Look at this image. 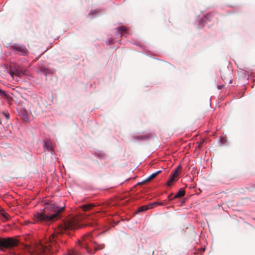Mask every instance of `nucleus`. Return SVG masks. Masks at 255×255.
I'll return each instance as SVG.
<instances>
[{
  "label": "nucleus",
  "mask_w": 255,
  "mask_h": 255,
  "mask_svg": "<svg viewBox=\"0 0 255 255\" xmlns=\"http://www.w3.org/2000/svg\"><path fill=\"white\" fill-rule=\"evenodd\" d=\"M18 241L13 238H0V249H9L16 247Z\"/></svg>",
  "instance_id": "4"
},
{
  "label": "nucleus",
  "mask_w": 255,
  "mask_h": 255,
  "mask_svg": "<svg viewBox=\"0 0 255 255\" xmlns=\"http://www.w3.org/2000/svg\"><path fill=\"white\" fill-rule=\"evenodd\" d=\"M64 255H81V253L75 250L68 251L67 253Z\"/></svg>",
  "instance_id": "14"
},
{
  "label": "nucleus",
  "mask_w": 255,
  "mask_h": 255,
  "mask_svg": "<svg viewBox=\"0 0 255 255\" xmlns=\"http://www.w3.org/2000/svg\"><path fill=\"white\" fill-rule=\"evenodd\" d=\"M160 172H161V170H158V171L152 173L149 176H148L146 180L142 181L141 183H139L138 184H142L144 182H146L147 181H148L152 179L153 178L155 177L158 174H159Z\"/></svg>",
  "instance_id": "10"
},
{
  "label": "nucleus",
  "mask_w": 255,
  "mask_h": 255,
  "mask_svg": "<svg viewBox=\"0 0 255 255\" xmlns=\"http://www.w3.org/2000/svg\"><path fill=\"white\" fill-rule=\"evenodd\" d=\"M29 223V221H26L25 222V225H28Z\"/></svg>",
  "instance_id": "22"
},
{
  "label": "nucleus",
  "mask_w": 255,
  "mask_h": 255,
  "mask_svg": "<svg viewBox=\"0 0 255 255\" xmlns=\"http://www.w3.org/2000/svg\"><path fill=\"white\" fill-rule=\"evenodd\" d=\"M157 204L161 205V203L154 202V203H152L149 204L148 205H144V206H141L138 209V212H144V211H147V210H148L149 209H151V208H153V207L155 205H157Z\"/></svg>",
  "instance_id": "6"
},
{
  "label": "nucleus",
  "mask_w": 255,
  "mask_h": 255,
  "mask_svg": "<svg viewBox=\"0 0 255 255\" xmlns=\"http://www.w3.org/2000/svg\"><path fill=\"white\" fill-rule=\"evenodd\" d=\"M210 15V14H208L206 15L205 16H204V18H202L200 19V20L199 21L200 27H202L204 25V22H206L207 20L209 21L210 20V18L209 17Z\"/></svg>",
  "instance_id": "11"
},
{
  "label": "nucleus",
  "mask_w": 255,
  "mask_h": 255,
  "mask_svg": "<svg viewBox=\"0 0 255 255\" xmlns=\"http://www.w3.org/2000/svg\"><path fill=\"white\" fill-rule=\"evenodd\" d=\"M23 118L24 120L25 121H27L28 120V118H27V116L26 114H23Z\"/></svg>",
  "instance_id": "20"
},
{
  "label": "nucleus",
  "mask_w": 255,
  "mask_h": 255,
  "mask_svg": "<svg viewBox=\"0 0 255 255\" xmlns=\"http://www.w3.org/2000/svg\"><path fill=\"white\" fill-rule=\"evenodd\" d=\"M65 228L68 230H74L79 227V226L76 223L71 221L65 223Z\"/></svg>",
  "instance_id": "8"
},
{
  "label": "nucleus",
  "mask_w": 255,
  "mask_h": 255,
  "mask_svg": "<svg viewBox=\"0 0 255 255\" xmlns=\"http://www.w3.org/2000/svg\"><path fill=\"white\" fill-rule=\"evenodd\" d=\"M174 178L173 177L171 176L170 178L167 181L166 183V185L168 186H170L172 185V182L174 180Z\"/></svg>",
  "instance_id": "17"
},
{
  "label": "nucleus",
  "mask_w": 255,
  "mask_h": 255,
  "mask_svg": "<svg viewBox=\"0 0 255 255\" xmlns=\"http://www.w3.org/2000/svg\"><path fill=\"white\" fill-rule=\"evenodd\" d=\"M185 194V191L183 189H180L179 191L177 192L176 195L174 196V198H180L183 196Z\"/></svg>",
  "instance_id": "13"
},
{
  "label": "nucleus",
  "mask_w": 255,
  "mask_h": 255,
  "mask_svg": "<svg viewBox=\"0 0 255 255\" xmlns=\"http://www.w3.org/2000/svg\"><path fill=\"white\" fill-rule=\"evenodd\" d=\"M146 138H147V136H137L136 137L137 139H143Z\"/></svg>",
  "instance_id": "19"
},
{
  "label": "nucleus",
  "mask_w": 255,
  "mask_h": 255,
  "mask_svg": "<svg viewBox=\"0 0 255 255\" xmlns=\"http://www.w3.org/2000/svg\"><path fill=\"white\" fill-rule=\"evenodd\" d=\"M88 226H93V224H88Z\"/></svg>",
  "instance_id": "23"
},
{
  "label": "nucleus",
  "mask_w": 255,
  "mask_h": 255,
  "mask_svg": "<svg viewBox=\"0 0 255 255\" xmlns=\"http://www.w3.org/2000/svg\"><path fill=\"white\" fill-rule=\"evenodd\" d=\"M97 10H91L90 13H89V15H93L94 14V13H96V12H97Z\"/></svg>",
  "instance_id": "18"
},
{
  "label": "nucleus",
  "mask_w": 255,
  "mask_h": 255,
  "mask_svg": "<svg viewBox=\"0 0 255 255\" xmlns=\"http://www.w3.org/2000/svg\"><path fill=\"white\" fill-rule=\"evenodd\" d=\"M60 203V205L57 203L52 204L44 212L36 213L34 215V221L47 222L53 220L65 208L64 204L62 202Z\"/></svg>",
  "instance_id": "1"
},
{
  "label": "nucleus",
  "mask_w": 255,
  "mask_h": 255,
  "mask_svg": "<svg viewBox=\"0 0 255 255\" xmlns=\"http://www.w3.org/2000/svg\"><path fill=\"white\" fill-rule=\"evenodd\" d=\"M181 166L179 165L174 170L173 173H172L171 176L173 177L174 178H175L178 175V172L179 170L180 169Z\"/></svg>",
  "instance_id": "15"
},
{
  "label": "nucleus",
  "mask_w": 255,
  "mask_h": 255,
  "mask_svg": "<svg viewBox=\"0 0 255 255\" xmlns=\"http://www.w3.org/2000/svg\"><path fill=\"white\" fill-rule=\"evenodd\" d=\"M93 235L91 233H88L83 237L82 241H79V246L82 248H85L90 255L94 254V251L102 250L105 245L103 244H98L92 241Z\"/></svg>",
  "instance_id": "2"
},
{
  "label": "nucleus",
  "mask_w": 255,
  "mask_h": 255,
  "mask_svg": "<svg viewBox=\"0 0 255 255\" xmlns=\"http://www.w3.org/2000/svg\"><path fill=\"white\" fill-rule=\"evenodd\" d=\"M27 250L31 255H46L50 251L48 247L44 246L41 243L28 247Z\"/></svg>",
  "instance_id": "3"
},
{
  "label": "nucleus",
  "mask_w": 255,
  "mask_h": 255,
  "mask_svg": "<svg viewBox=\"0 0 255 255\" xmlns=\"http://www.w3.org/2000/svg\"><path fill=\"white\" fill-rule=\"evenodd\" d=\"M12 48L19 55H24L26 53V49L24 46L14 45L12 46Z\"/></svg>",
  "instance_id": "5"
},
{
  "label": "nucleus",
  "mask_w": 255,
  "mask_h": 255,
  "mask_svg": "<svg viewBox=\"0 0 255 255\" xmlns=\"http://www.w3.org/2000/svg\"><path fill=\"white\" fill-rule=\"evenodd\" d=\"M116 30L117 31L118 33V35L120 37L122 36L123 32L126 31V28L124 26H121L119 28H117Z\"/></svg>",
  "instance_id": "12"
},
{
  "label": "nucleus",
  "mask_w": 255,
  "mask_h": 255,
  "mask_svg": "<svg viewBox=\"0 0 255 255\" xmlns=\"http://www.w3.org/2000/svg\"><path fill=\"white\" fill-rule=\"evenodd\" d=\"M92 205H84L82 206V209L85 211L89 210L92 208Z\"/></svg>",
  "instance_id": "16"
},
{
  "label": "nucleus",
  "mask_w": 255,
  "mask_h": 255,
  "mask_svg": "<svg viewBox=\"0 0 255 255\" xmlns=\"http://www.w3.org/2000/svg\"><path fill=\"white\" fill-rule=\"evenodd\" d=\"M43 148L45 150L53 152V148L52 146V143L50 141H44L43 143Z\"/></svg>",
  "instance_id": "7"
},
{
  "label": "nucleus",
  "mask_w": 255,
  "mask_h": 255,
  "mask_svg": "<svg viewBox=\"0 0 255 255\" xmlns=\"http://www.w3.org/2000/svg\"><path fill=\"white\" fill-rule=\"evenodd\" d=\"M112 42H113V40L112 39H109V40L108 43L109 44H111Z\"/></svg>",
  "instance_id": "21"
},
{
  "label": "nucleus",
  "mask_w": 255,
  "mask_h": 255,
  "mask_svg": "<svg viewBox=\"0 0 255 255\" xmlns=\"http://www.w3.org/2000/svg\"><path fill=\"white\" fill-rule=\"evenodd\" d=\"M0 217L2 221L5 222L8 220L9 216L7 213L2 211L0 212Z\"/></svg>",
  "instance_id": "9"
}]
</instances>
